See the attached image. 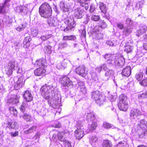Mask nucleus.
I'll return each instance as SVG.
<instances>
[{"mask_svg":"<svg viewBox=\"0 0 147 147\" xmlns=\"http://www.w3.org/2000/svg\"><path fill=\"white\" fill-rule=\"evenodd\" d=\"M55 88L53 85L42 86L40 89L42 96L45 99L48 100V103L54 108H58L60 104V98H59L57 95L54 94Z\"/></svg>","mask_w":147,"mask_h":147,"instance_id":"1","label":"nucleus"},{"mask_svg":"<svg viewBox=\"0 0 147 147\" xmlns=\"http://www.w3.org/2000/svg\"><path fill=\"white\" fill-rule=\"evenodd\" d=\"M84 123L81 121L78 120L76 124L77 129L74 131V135L76 139H80L81 138L85 133L86 127L84 126Z\"/></svg>","mask_w":147,"mask_h":147,"instance_id":"2","label":"nucleus"},{"mask_svg":"<svg viewBox=\"0 0 147 147\" xmlns=\"http://www.w3.org/2000/svg\"><path fill=\"white\" fill-rule=\"evenodd\" d=\"M39 13L42 17L48 18L50 17L51 15V7L48 3H44L39 7Z\"/></svg>","mask_w":147,"mask_h":147,"instance_id":"3","label":"nucleus"},{"mask_svg":"<svg viewBox=\"0 0 147 147\" xmlns=\"http://www.w3.org/2000/svg\"><path fill=\"white\" fill-rule=\"evenodd\" d=\"M147 122L144 119L141 120L138 123L137 127V130H140L142 132L141 134H139L140 138H142L147 135Z\"/></svg>","mask_w":147,"mask_h":147,"instance_id":"4","label":"nucleus"},{"mask_svg":"<svg viewBox=\"0 0 147 147\" xmlns=\"http://www.w3.org/2000/svg\"><path fill=\"white\" fill-rule=\"evenodd\" d=\"M91 95L92 98L94 99L96 103L100 106L102 104L105 100V97L100 94L98 91L92 92Z\"/></svg>","mask_w":147,"mask_h":147,"instance_id":"5","label":"nucleus"},{"mask_svg":"<svg viewBox=\"0 0 147 147\" xmlns=\"http://www.w3.org/2000/svg\"><path fill=\"white\" fill-rule=\"evenodd\" d=\"M61 83L63 86L65 87L71 88L74 86V84L66 76H62L60 79Z\"/></svg>","mask_w":147,"mask_h":147,"instance_id":"6","label":"nucleus"},{"mask_svg":"<svg viewBox=\"0 0 147 147\" xmlns=\"http://www.w3.org/2000/svg\"><path fill=\"white\" fill-rule=\"evenodd\" d=\"M102 69L101 66L98 67L92 70L90 72L91 76V81L92 82H98V78L96 74V72L100 73Z\"/></svg>","mask_w":147,"mask_h":147,"instance_id":"7","label":"nucleus"},{"mask_svg":"<svg viewBox=\"0 0 147 147\" xmlns=\"http://www.w3.org/2000/svg\"><path fill=\"white\" fill-rule=\"evenodd\" d=\"M65 23L67 25L66 28L64 29L65 32L69 31L74 28L75 25L73 20L70 18H67L65 20Z\"/></svg>","mask_w":147,"mask_h":147,"instance_id":"8","label":"nucleus"},{"mask_svg":"<svg viewBox=\"0 0 147 147\" xmlns=\"http://www.w3.org/2000/svg\"><path fill=\"white\" fill-rule=\"evenodd\" d=\"M142 114V112L138 109H132L130 112V117L131 120L136 119L138 116Z\"/></svg>","mask_w":147,"mask_h":147,"instance_id":"9","label":"nucleus"},{"mask_svg":"<svg viewBox=\"0 0 147 147\" xmlns=\"http://www.w3.org/2000/svg\"><path fill=\"white\" fill-rule=\"evenodd\" d=\"M125 63V60L124 58L120 56L118 58H116L113 62V64L117 67H122Z\"/></svg>","mask_w":147,"mask_h":147,"instance_id":"10","label":"nucleus"},{"mask_svg":"<svg viewBox=\"0 0 147 147\" xmlns=\"http://www.w3.org/2000/svg\"><path fill=\"white\" fill-rule=\"evenodd\" d=\"M72 5V3L70 2H65L63 1H62L60 3V7L63 11L67 12L69 11Z\"/></svg>","mask_w":147,"mask_h":147,"instance_id":"11","label":"nucleus"},{"mask_svg":"<svg viewBox=\"0 0 147 147\" xmlns=\"http://www.w3.org/2000/svg\"><path fill=\"white\" fill-rule=\"evenodd\" d=\"M76 73L83 77H85L88 74L86 67L84 65L80 66L77 67L76 69Z\"/></svg>","mask_w":147,"mask_h":147,"instance_id":"12","label":"nucleus"},{"mask_svg":"<svg viewBox=\"0 0 147 147\" xmlns=\"http://www.w3.org/2000/svg\"><path fill=\"white\" fill-rule=\"evenodd\" d=\"M100 27L99 26H95L93 29L92 34L94 38L96 39H100L103 37V35L100 33Z\"/></svg>","mask_w":147,"mask_h":147,"instance_id":"13","label":"nucleus"},{"mask_svg":"<svg viewBox=\"0 0 147 147\" xmlns=\"http://www.w3.org/2000/svg\"><path fill=\"white\" fill-rule=\"evenodd\" d=\"M97 126L96 120L88 122V129L85 130V133H88L90 131H93L95 130Z\"/></svg>","mask_w":147,"mask_h":147,"instance_id":"14","label":"nucleus"},{"mask_svg":"<svg viewBox=\"0 0 147 147\" xmlns=\"http://www.w3.org/2000/svg\"><path fill=\"white\" fill-rule=\"evenodd\" d=\"M17 12L20 13L22 14H27L28 9L27 7L24 5L18 6L15 9Z\"/></svg>","mask_w":147,"mask_h":147,"instance_id":"15","label":"nucleus"},{"mask_svg":"<svg viewBox=\"0 0 147 147\" xmlns=\"http://www.w3.org/2000/svg\"><path fill=\"white\" fill-rule=\"evenodd\" d=\"M104 57L108 64H110L111 65L113 64V60H115V57L114 55L107 54L104 55Z\"/></svg>","mask_w":147,"mask_h":147,"instance_id":"16","label":"nucleus"},{"mask_svg":"<svg viewBox=\"0 0 147 147\" xmlns=\"http://www.w3.org/2000/svg\"><path fill=\"white\" fill-rule=\"evenodd\" d=\"M74 11V16L77 19L82 18L84 15V11L79 7L76 8Z\"/></svg>","mask_w":147,"mask_h":147,"instance_id":"17","label":"nucleus"},{"mask_svg":"<svg viewBox=\"0 0 147 147\" xmlns=\"http://www.w3.org/2000/svg\"><path fill=\"white\" fill-rule=\"evenodd\" d=\"M98 138L95 135L91 136L89 138L90 144L94 147H96L98 145Z\"/></svg>","mask_w":147,"mask_h":147,"instance_id":"18","label":"nucleus"},{"mask_svg":"<svg viewBox=\"0 0 147 147\" xmlns=\"http://www.w3.org/2000/svg\"><path fill=\"white\" fill-rule=\"evenodd\" d=\"M45 72V69L42 67H40L34 71V74L36 76H45L46 74Z\"/></svg>","mask_w":147,"mask_h":147,"instance_id":"19","label":"nucleus"},{"mask_svg":"<svg viewBox=\"0 0 147 147\" xmlns=\"http://www.w3.org/2000/svg\"><path fill=\"white\" fill-rule=\"evenodd\" d=\"M23 96L26 102H30L33 99V97L31 93L28 90L25 92Z\"/></svg>","mask_w":147,"mask_h":147,"instance_id":"20","label":"nucleus"},{"mask_svg":"<svg viewBox=\"0 0 147 147\" xmlns=\"http://www.w3.org/2000/svg\"><path fill=\"white\" fill-rule=\"evenodd\" d=\"M23 78L22 77H19L18 81L15 83L14 85L15 89L18 90L21 88L23 85Z\"/></svg>","mask_w":147,"mask_h":147,"instance_id":"21","label":"nucleus"},{"mask_svg":"<svg viewBox=\"0 0 147 147\" xmlns=\"http://www.w3.org/2000/svg\"><path fill=\"white\" fill-rule=\"evenodd\" d=\"M20 97L16 95H12L10 98L8 100L7 102L13 104H16L19 102Z\"/></svg>","mask_w":147,"mask_h":147,"instance_id":"22","label":"nucleus"},{"mask_svg":"<svg viewBox=\"0 0 147 147\" xmlns=\"http://www.w3.org/2000/svg\"><path fill=\"white\" fill-rule=\"evenodd\" d=\"M46 64V60L44 59H41L37 60L35 63L34 65L36 67H45Z\"/></svg>","mask_w":147,"mask_h":147,"instance_id":"23","label":"nucleus"},{"mask_svg":"<svg viewBox=\"0 0 147 147\" xmlns=\"http://www.w3.org/2000/svg\"><path fill=\"white\" fill-rule=\"evenodd\" d=\"M86 114H87L86 118L88 122L96 120L95 114L93 112L89 111L86 113Z\"/></svg>","mask_w":147,"mask_h":147,"instance_id":"24","label":"nucleus"},{"mask_svg":"<svg viewBox=\"0 0 147 147\" xmlns=\"http://www.w3.org/2000/svg\"><path fill=\"white\" fill-rule=\"evenodd\" d=\"M59 22L58 20L55 18H51L48 20V24L51 26H55L59 24Z\"/></svg>","mask_w":147,"mask_h":147,"instance_id":"25","label":"nucleus"},{"mask_svg":"<svg viewBox=\"0 0 147 147\" xmlns=\"http://www.w3.org/2000/svg\"><path fill=\"white\" fill-rule=\"evenodd\" d=\"M18 65V63L17 61L15 60H13L9 63L7 66L13 70H15L17 69Z\"/></svg>","mask_w":147,"mask_h":147,"instance_id":"26","label":"nucleus"},{"mask_svg":"<svg viewBox=\"0 0 147 147\" xmlns=\"http://www.w3.org/2000/svg\"><path fill=\"white\" fill-rule=\"evenodd\" d=\"M122 74L124 76L128 77L131 74V68L129 66H127L124 68L121 72Z\"/></svg>","mask_w":147,"mask_h":147,"instance_id":"27","label":"nucleus"},{"mask_svg":"<svg viewBox=\"0 0 147 147\" xmlns=\"http://www.w3.org/2000/svg\"><path fill=\"white\" fill-rule=\"evenodd\" d=\"M7 128L10 129H13L15 130L18 129L19 128V125L17 123L15 122H9L7 124Z\"/></svg>","mask_w":147,"mask_h":147,"instance_id":"28","label":"nucleus"},{"mask_svg":"<svg viewBox=\"0 0 147 147\" xmlns=\"http://www.w3.org/2000/svg\"><path fill=\"white\" fill-rule=\"evenodd\" d=\"M118 107L121 110L125 111L128 109V104L127 102L119 103Z\"/></svg>","mask_w":147,"mask_h":147,"instance_id":"29","label":"nucleus"},{"mask_svg":"<svg viewBox=\"0 0 147 147\" xmlns=\"http://www.w3.org/2000/svg\"><path fill=\"white\" fill-rule=\"evenodd\" d=\"M31 40V39L30 36H27L25 38L23 42L24 48H27L29 47L30 45V42Z\"/></svg>","mask_w":147,"mask_h":147,"instance_id":"30","label":"nucleus"},{"mask_svg":"<svg viewBox=\"0 0 147 147\" xmlns=\"http://www.w3.org/2000/svg\"><path fill=\"white\" fill-rule=\"evenodd\" d=\"M103 126L104 128L106 129H108L112 128V129H116L118 131H119L120 130V129L116 127L113 125L107 122H104L103 124Z\"/></svg>","mask_w":147,"mask_h":147,"instance_id":"31","label":"nucleus"},{"mask_svg":"<svg viewBox=\"0 0 147 147\" xmlns=\"http://www.w3.org/2000/svg\"><path fill=\"white\" fill-rule=\"evenodd\" d=\"M36 128L37 127L36 125H34L30 127L28 130L24 131V133L26 134L34 132L35 131Z\"/></svg>","mask_w":147,"mask_h":147,"instance_id":"32","label":"nucleus"},{"mask_svg":"<svg viewBox=\"0 0 147 147\" xmlns=\"http://www.w3.org/2000/svg\"><path fill=\"white\" fill-rule=\"evenodd\" d=\"M119 103L127 102V98L124 94H121L119 96Z\"/></svg>","mask_w":147,"mask_h":147,"instance_id":"33","label":"nucleus"},{"mask_svg":"<svg viewBox=\"0 0 147 147\" xmlns=\"http://www.w3.org/2000/svg\"><path fill=\"white\" fill-rule=\"evenodd\" d=\"M99 7L101 12L105 14L106 12L107 7L106 5L103 3L100 2L99 4Z\"/></svg>","mask_w":147,"mask_h":147,"instance_id":"34","label":"nucleus"},{"mask_svg":"<svg viewBox=\"0 0 147 147\" xmlns=\"http://www.w3.org/2000/svg\"><path fill=\"white\" fill-rule=\"evenodd\" d=\"M132 30V28L130 26L125 27L123 30L124 34L126 35L129 34Z\"/></svg>","mask_w":147,"mask_h":147,"instance_id":"35","label":"nucleus"},{"mask_svg":"<svg viewBox=\"0 0 147 147\" xmlns=\"http://www.w3.org/2000/svg\"><path fill=\"white\" fill-rule=\"evenodd\" d=\"M57 135L59 140L63 142L65 141V137L64 135H63V132H61V131L59 132H58Z\"/></svg>","mask_w":147,"mask_h":147,"instance_id":"36","label":"nucleus"},{"mask_svg":"<svg viewBox=\"0 0 147 147\" xmlns=\"http://www.w3.org/2000/svg\"><path fill=\"white\" fill-rule=\"evenodd\" d=\"M147 30V27L144 25L140 26V29L138 31V33L139 34H143ZM140 34H138L139 35Z\"/></svg>","mask_w":147,"mask_h":147,"instance_id":"37","label":"nucleus"},{"mask_svg":"<svg viewBox=\"0 0 147 147\" xmlns=\"http://www.w3.org/2000/svg\"><path fill=\"white\" fill-rule=\"evenodd\" d=\"M52 36L51 34H47L45 35H42L40 38L42 41H44L51 38Z\"/></svg>","mask_w":147,"mask_h":147,"instance_id":"38","label":"nucleus"},{"mask_svg":"<svg viewBox=\"0 0 147 147\" xmlns=\"http://www.w3.org/2000/svg\"><path fill=\"white\" fill-rule=\"evenodd\" d=\"M103 147H112V144L111 142L109 140H104L102 144Z\"/></svg>","mask_w":147,"mask_h":147,"instance_id":"39","label":"nucleus"},{"mask_svg":"<svg viewBox=\"0 0 147 147\" xmlns=\"http://www.w3.org/2000/svg\"><path fill=\"white\" fill-rule=\"evenodd\" d=\"M114 71L112 69H108L105 73V76L107 77H111L113 76Z\"/></svg>","mask_w":147,"mask_h":147,"instance_id":"40","label":"nucleus"},{"mask_svg":"<svg viewBox=\"0 0 147 147\" xmlns=\"http://www.w3.org/2000/svg\"><path fill=\"white\" fill-rule=\"evenodd\" d=\"M27 24L26 22H23L20 26L17 28L16 30L20 32L23 30L26 26Z\"/></svg>","mask_w":147,"mask_h":147,"instance_id":"41","label":"nucleus"},{"mask_svg":"<svg viewBox=\"0 0 147 147\" xmlns=\"http://www.w3.org/2000/svg\"><path fill=\"white\" fill-rule=\"evenodd\" d=\"M99 26H99L100 27V30L101 28H105L107 27V25L105 22L103 20H101L99 21Z\"/></svg>","mask_w":147,"mask_h":147,"instance_id":"42","label":"nucleus"},{"mask_svg":"<svg viewBox=\"0 0 147 147\" xmlns=\"http://www.w3.org/2000/svg\"><path fill=\"white\" fill-rule=\"evenodd\" d=\"M143 76V74L142 72H139L137 73L135 76L136 80L138 81H141L142 79Z\"/></svg>","mask_w":147,"mask_h":147,"instance_id":"43","label":"nucleus"},{"mask_svg":"<svg viewBox=\"0 0 147 147\" xmlns=\"http://www.w3.org/2000/svg\"><path fill=\"white\" fill-rule=\"evenodd\" d=\"M124 48V51L127 53L131 52L133 49V47L129 45L125 46Z\"/></svg>","mask_w":147,"mask_h":147,"instance_id":"44","label":"nucleus"},{"mask_svg":"<svg viewBox=\"0 0 147 147\" xmlns=\"http://www.w3.org/2000/svg\"><path fill=\"white\" fill-rule=\"evenodd\" d=\"M9 110L11 113L13 114L15 116L17 115V110L13 107L12 106L10 107L9 108Z\"/></svg>","mask_w":147,"mask_h":147,"instance_id":"45","label":"nucleus"},{"mask_svg":"<svg viewBox=\"0 0 147 147\" xmlns=\"http://www.w3.org/2000/svg\"><path fill=\"white\" fill-rule=\"evenodd\" d=\"M27 103L26 102H23L21 106L20 107V110L24 112L25 111V109L27 107Z\"/></svg>","mask_w":147,"mask_h":147,"instance_id":"46","label":"nucleus"},{"mask_svg":"<svg viewBox=\"0 0 147 147\" xmlns=\"http://www.w3.org/2000/svg\"><path fill=\"white\" fill-rule=\"evenodd\" d=\"M23 118L27 121H31L32 120V119L30 115L27 114H25L24 115Z\"/></svg>","mask_w":147,"mask_h":147,"instance_id":"47","label":"nucleus"},{"mask_svg":"<svg viewBox=\"0 0 147 147\" xmlns=\"http://www.w3.org/2000/svg\"><path fill=\"white\" fill-rule=\"evenodd\" d=\"M51 47L50 45H47L44 48V51L45 53L50 54L51 53L52 51L51 50Z\"/></svg>","mask_w":147,"mask_h":147,"instance_id":"48","label":"nucleus"},{"mask_svg":"<svg viewBox=\"0 0 147 147\" xmlns=\"http://www.w3.org/2000/svg\"><path fill=\"white\" fill-rule=\"evenodd\" d=\"M147 97V91L140 94H139L138 95V98L139 99H142L146 98Z\"/></svg>","mask_w":147,"mask_h":147,"instance_id":"49","label":"nucleus"},{"mask_svg":"<svg viewBox=\"0 0 147 147\" xmlns=\"http://www.w3.org/2000/svg\"><path fill=\"white\" fill-rule=\"evenodd\" d=\"M38 33V30L37 29H32L31 30V35L33 37L36 36Z\"/></svg>","mask_w":147,"mask_h":147,"instance_id":"50","label":"nucleus"},{"mask_svg":"<svg viewBox=\"0 0 147 147\" xmlns=\"http://www.w3.org/2000/svg\"><path fill=\"white\" fill-rule=\"evenodd\" d=\"M80 4L81 6L84 7L86 10H87L88 9L89 5L86 1H84V2L81 1L80 3Z\"/></svg>","mask_w":147,"mask_h":147,"instance_id":"51","label":"nucleus"},{"mask_svg":"<svg viewBox=\"0 0 147 147\" xmlns=\"http://www.w3.org/2000/svg\"><path fill=\"white\" fill-rule=\"evenodd\" d=\"M13 70L9 67L8 66L5 69V72L6 74L8 75H10L13 73Z\"/></svg>","mask_w":147,"mask_h":147,"instance_id":"52","label":"nucleus"},{"mask_svg":"<svg viewBox=\"0 0 147 147\" xmlns=\"http://www.w3.org/2000/svg\"><path fill=\"white\" fill-rule=\"evenodd\" d=\"M80 83H81L82 85V86H80V91L81 92L85 94L86 92V88L83 85L84 84V83L82 82H79L78 83V85H80Z\"/></svg>","mask_w":147,"mask_h":147,"instance_id":"53","label":"nucleus"},{"mask_svg":"<svg viewBox=\"0 0 147 147\" xmlns=\"http://www.w3.org/2000/svg\"><path fill=\"white\" fill-rule=\"evenodd\" d=\"M91 19V20L92 21H97L100 20V16L98 15H93L92 16Z\"/></svg>","mask_w":147,"mask_h":147,"instance_id":"54","label":"nucleus"},{"mask_svg":"<svg viewBox=\"0 0 147 147\" xmlns=\"http://www.w3.org/2000/svg\"><path fill=\"white\" fill-rule=\"evenodd\" d=\"M125 23L128 26H131L133 25V21L129 18H127L125 20Z\"/></svg>","mask_w":147,"mask_h":147,"instance_id":"55","label":"nucleus"},{"mask_svg":"<svg viewBox=\"0 0 147 147\" xmlns=\"http://www.w3.org/2000/svg\"><path fill=\"white\" fill-rule=\"evenodd\" d=\"M11 0H5L4 3L3 4V6L1 7H3V12L4 11V8L5 6L9 7L10 5V2Z\"/></svg>","mask_w":147,"mask_h":147,"instance_id":"56","label":"nucleus"},{"mask_svg":"<svg viewBox=\"0 0 147 147\" xmlns=\"http://www.w3.org/2000/svg\"><path fill=\"white\" fill-rule=\"evenodd\" d=\"M40 134L38 133H36L32 138L33 141L35 142L38 141L39 138Z\"/></svg>","mask_w":147,"mask_h":147,"instance_id":"57","label":"nucleus"},{"mask_svg":"<svg viewBox=\"0 0 147 147\" xmlns=\"http://www.w3.org/2000/svg\"><path fill=\"white\" fill-rule=\"evenodd\" d=\"M140 85L144 86H147V78H144L141 82L139 83Z\"/></svg>","mask_w":147,"mask_h":147,"instance_id":"58","label":"nucleus"},{"mask_svg":"<svg viewBox=\"0 0 147 147\" xmlns=\"http://www.w3.org/2000/svg\"><path fill=\"white\" fill-rule=\"evenodd\" d=\"M67 45L66 42H60L59 45V47L61 49L63 48L66 47Z\"/></svg>","mask_w":147,"mask_h":147,"instance_id":"59","label":"nucleus"},{"mask_svg":"<svg viewBox=\"0 0 147 147\" xmlns=\"http://www.w3.org/2000/svg\"><path fill=\"white\" fill-rule=\"evenodd\" d=\"M143 38L146 41V43L143 45V48L144 49L147 50V35H144L143 36Z\"/></svg>","mask_w":147,"mask_h":147,"instance_id":"60","label":"nucleus"},{"mask_svg":"<svg viewBox=\"0 0 147 147\" xmlns=\"http://www.w3.org/2000/svg\"><path fill=\"white\" fill-rule=\"evenodd\" d=\"M9 134L12 137H15L18 135L19 132L17 131H16L14 132H10Z\"/></svg>","mask_w":147,"mask_h":147,"instance_id":"61","label":"nucleus"},{"mask_svg":"<svg viewBox=\"0 0 147 147\" xmlns=\"http://www.w3.org/2000/svg\"><path fill=\"white\" fill-rule=\"evenodd\" d=\"M95 9V5L93 4L92 3L90 6V8L89 11L90 13H92L94 12Z\"/></svg>","mask_w":147,"mask_h":147,"instance_id":"62","label":"nucleus"},{"mask_svg":"<svg viewBox=\"0 0 147 147\" xmlns=\"http://www.w3.org/2000/svg\"><path fill=\"white\" fill-rule=\"evenodd\" d=\"M52 127L55 128H59L61 127V125L60 123L58 121H56L55 124H53Z\"/></svg>","mask_w":147,"mask_h":147,"instance_id":"63","label":"nucleus"},{"mask_svg":"<svg viewBox=\"0 0 147 147\" xmlns=\"http://www.w3.org/2000/svg\"><path fill=\"white\" fill-rule=\"evenodd\" d=\"M83 29L80 30V32L81 33V35L83 37H85L86 35V31L84 26H83Z\"/></svg>","mask_w":147,"mask_h":147,"instance_id":"64","label":"nucleus"}]
</instances>
